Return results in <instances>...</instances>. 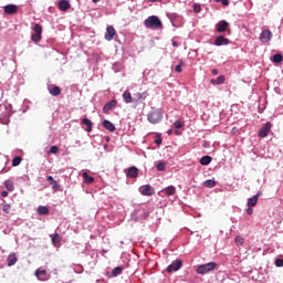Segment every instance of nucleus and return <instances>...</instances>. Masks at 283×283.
Returning a JSON list of instances; mask_svg holds the SVG:
<instances>
[{"mask_svg":"<svg viewBox=\"0 0 283 283\" xmlns=\"http://www.w3.org/2000/svg\"><path fill=\"white\" fill-rule=\"evenodd\" d=\"M155 144H156V145H163V137L157 136V137L155 138Z\"/></svg>","mask_w":283,"mask_h":283,"instance_id":"nucleus-41","label":"nucleus"},{"mask_svg":"<svg viewBox=\"0 0 283 283\" xmlns=\"http://www.w3.org/2000/svg\"><path fill=\"white\" fill-rule=\"evenodd\" d=\"M174 127H175L176 129H180V127H182V122H180V119L176 120V122L174 123Z\"/></svg>","mask_w":283,"mask_h":283,"instance_id":"nucleus-40","label":"nucleus"},{"mask_svg":"<svg viewBox=\"0 0 283 283\" xmlns=\"http://www.w3.org/2000/svg\"><path fill=\"white\" fill-rule=\"evenodd\" d=\"M216 3H222V6H229V0H214Z\"/></svg>","mask_w":283,"mask_h":283,"instance_id":"nucleus-42","label":"nucleus"},{"mask_svg":"<svg viewBox=\"0 0 283 283\" xmlns=\"http://www.w3.org/2000/svg\"><path fill=\"white\" fill-rule=\"evenodd\" d=\"M182 269V260H176L167 268V273H174V271H180Z\"/></svg>","mask_w":283,"mask_h":283,"instance_id":"nucleus-5","label":"nucleus"},{"mask_svg":"<svg viewBox=\"0 0 283 283\" xmlns=\"http://www.w3.org/2000/svg\"><path fill=\"white\" fill-rule=\"evenodd\" d=\"M45 270H36L35 271V275H36V277H39V275H45Z\"/></svg>","mask_w":283,"mask_h":283,"instance_id":"nucleus-43","label":"nucleus"},{"mask_svg":"<svg viewBox=\"0 0 283 283\" xmlns=\"http://www.w3.org/2000/svg\"><path fill=\"white\" fill-rule=\"evenodd\" d=\"M147 96H149V94H147V92L136 93L134 95L133 103H138V101H145V98H147Z\"/></svg>","mask_w":283,"mask_h":283,"instance_id":"nucleus-17","label":"nucleus"},{"mask_svg":"<svg viewBox=\"0 0 283 283\" xmlns=\"http://www.w3.org/2000/svg\"><path fill=\"white\" fill-rule=\"evenodd\" d=\"M142 196H154L156 191L151 188V186L146 185L140 188Z\"/></svg>","mask_w":283,"mask_h":283,"instance_id":"nucleus-14","label":"nucleus"},{"mask_svg":"<svg viewBox=\"0 0 283 283\" xmlns=\"http://www.w3.org/2000/svg\"><path fill=\"white\" fill-rule=\"evenodd\" d=\"M275 266H283V259H276Z\"/></svg>","mask_w":283,"mask_h":283,"instance_id":"nucleus-44","label":"nucleus"},{"mask_svg":"<svg viewBox=\"0 0 283 283\" xmlns=\"http://www.w3.org/2000/svg\"><path fill=\"white\" fill-rule=\"evenodd\" d=\"M120 273H123V268L117 266L113 270V276L116 277L118 275H120Z\"/></svg>","mask_w":283,"mask_h":283,"instance_id":"nucleus-37","label":"nucleus"},{"mask_svg":"<svg viewBox=\"0 0 283 283\" xmlns=\"http://www.w3.org/2000/svg\"><path fill=\"white\" fill-rule=\"evenodd\" d=\"M82 125L86 126V132H92V127H94V123H92V120H90L88 118H84L82 119Z\"/></svg>","mask_w":283,"mask_h":283,"instance_id":"nucleus-21","label":"nucleus"},{"mask_svg":"<svg viewBox=\"0 0 283 283\" xmlns=\"http://www.w3.org/2000/svg\"><path fill=\"white\" fill-rule=\"evenodd\" d=\"M48 182L51 185L53 191H61V185L54 180V177L48 176L46 177Z\"/></svg>","mask_w":283,"mask_h":283,"instance_id":"nucleus-13","label":"nucleus"},{"mask_svg":"<svg viewBox=\"0 0 283 283\" xmlns=\"http://www.w3.org/2000/svg\"><path fill=\"white\" fill-rule=\"evenodd\" d=\"M185 65V62H182V60L179 61V64L175 67V72H177L178 74H180V72H182V66Z\"/></svg>","mask_w":283,"mask_h":283,"instance_id":"nucleus-36","label":"nucleus"},{"mask_svg":"<svg viewBox=\"0 0 283 283\" xmlns=\"http://www.w3.org/2000/svg\"><path fill=\"white\" fill-rule=\"evenodd\" d=\"M127 177L128 178H138V168L136 167H130L127 171Z\"/></svg>","mask_w":283,"mask_h":283,"instance_id":"nucleus-18","label":"nucleus"},{"mask_svg":"<svg viewBox=\"0 0 283 283\" xmlns=\"http://www.w3.org/2000/svg\"><path fill=\"white\" fill-rule=\"evenodd\" d=\"M164 192L166 193V196H174L176 193V187L174 186H168Z\"/></svg>","mask_w":283,"mask_h":283,"instance_id":"nucleus-28","label":"nucleus"},{"mask_svg":"<svg viewBox=\"0 0 283 283\" xmlns=\"http://www.w3.org/2000/svg\"><path fill=\"white\" fill-rule=\"evenodd\" d=\"M49 94H51V96H61V87L53 86L49 88Z\"/></svg>","mask_w":283,"mask_h":283,"instance_id":"nucleus-20","label":"nucleus"},{"mask_svg":"<svg viewBox=\"0 0 283 283\" xmlns=\"http://www.w3.org/2000/svg\"><path fill=\"white\" fill-rule=\"evenodd\" d=\"M193 11H195L196 13L200 12V6H195V7H193Z\"/></svg>","mask_w":283,"mask_h":283,"instance_id":"nucleus-46","label":"nucleus"},{"mask_svg":"<svg viewBox=\"0 0 283 283\" xmlns=\"http://www.w3.org/2000/svg\"><path fill=\"white\" fill-rule=\"evenodd\" d=\"M231 43L230 39H227L224 35H219L216 38L213 44L217 45V48H220V45H229Z\"/></svg>","mask_w":283,"mask_h":283,"instance_id":"nucleus-8","label":"nucleus"},{"mask_svg":"<svg viewBox=\"0 0 283 283\" xmlns=\"http://www.w3.org/2000/svg\"><path fill=\"white\" fill-rule=\"evenodd\" d=\"M271 39H273V33L271 32V30H264L261 32L260 41H262V43H269Z\"/></svg>","mask_w":283,"mask_h":283,"instance_id":"nucleus-7","label":"nucleus"},{"mask_svg":"<svg viewBox=\"0 0 283 283\" xmlns=\"http://www.w3.org/2000/svg\"><path fill=\"white\" fill-rule=\"evenodd\" d=\"M123 98H124L125 103H127V104L134 103V98L132 97V93H129V91H125L123 93Z\"/></svg>","mask_w":283,"mask_h":283,"instance_id":"nucleus-23","label":"nucleus"},{"mask_svg":"<svg viewBox=\"0 0 283 283\" xmlns=\"http://www.w3.org/2000/svg\"><path fill=\"white\" fill-rule=\"evenodd\" d=\"M3 10H4V14H9V15L17 14V12H19V6L7 4L3 7Z\"/></svg>","mask_w":283,"mask_h":283,"instance_id":"nucleus-6","label":"nucleus"},{"mask_svg":"<svg viewBox=\"0 0 283 283\" xmlns=\"http://www.w3.org/2000/svg\"><path fill=\"white\" fill-rule=\"evenodd\" d=\"M18 261L19 259L17 258V253H11L8 255V259H7L8 266H14V264H17Z\"/></svg>","mask_w":283,"mask_h":283,"instance_id":"nucleus-16","label":"nucleus"},{"mask_svg":"<svg viewBox=\"0 0 283 283\" xmlns=\"http://www.w3.org/2000/svg\"><path fill=\"white\" fill-rule=\"evenodd\" d=\"M234 242L237 247H242V244H244V238H242L241 235H238L234 238Z\"/></svg>","mask_w":283,"mask_h":283,"instance_id":"nucleus-34","label":"nucleus"},{"mask_svg":"<svg viewBox=\"0 0 283 283\" xmlns=\"http://www.w3.org/2000/svg\"><path fill=\"white\" fill-rule=\"evenodd\" d=\"M103 127H105V129H107L108 132H116V126H114L112 122L107 119L103 122Z\"/></svg>","mask_w":283,"mask_h":283,"instance_id":"nucleus-19","label":"nucleus"},{"mask_svg":"<svg viewBox=\"0 0 283 283\" xmlns=\"http://www.w3.org/2000/svg\"><path fill=\"white\" fill-rule=\"evenodd\" d=\"M227 28H229V22L221 20L217 23L216 30L219 33L227 32Z\"/></svg>","mask_w":283,"mask_h":283,"instance_id":"nucleus-11","label":"nucleus"},{"mask_svg":"<svg viewBox=\"0 0 283 283\" xmlns=\"http://www.w3.org/2000/svg\"><path fill=\"white\" fill-rule=\"evenodd\" d=\"M114 107H116V101L115 99H112V101L107 102L103 107L104 114H109V112H112V109H114Z\"/></svg>","mask_w":283,"mask_h":283,"instance_id":"nucleus-15","label":"nucleus"},{"mask_svg":"<svg viewBox=\"0 0 283 283\" xmlns=\"http://www.w3.org/2000/svg\"><path fill=\"white\" fill-rule=\"evenodd\" d=\"M49 154H59V146H52L49 150Z\"/></svg>","mask_w":283,"mask_h":283,"instance_id":"nucleus-39","label":"nucleus"},{"mask_svg":"<svg viewBox=\"0 0 283 283\" xmlns=\"http://www.w3.org/2000/svg\"><path fill=\"white\" fill-rule=\"evenodd\" d=\"M149 1H150V3L163 2V0H149Z\"/></svg>","mask_w":283,"mask_h":283,"instance_id":"nucleus-49","label":"nucleus"},{"mask_svg":"<svg viewBox=\"0 0 283 283\" xmlns=\"http://www.w3.org/2000/svg\"><path fill=\"white\" fill-rule=\"evenodd\" d=\"M172 46H174V48H178V42H177V41H174V42H172Z\"/></svg>","mask_w":283,"mask_h":283,"instance_id":"nucleus-51","label":"nucleus"},{"mask_svg":"<svg viewBox=\"0 0 283 283\" xmlns=\"http://www.w3.org/2000/svg\"><path fill=\"white\" fill-rule=\"evenodd\" d=\"M4 187L8 191H14V184L11 180H6Z\"/></svg>","mask_w":283,"mask_h":283,"instance_id":"nucleus-30","label":"nucleus"},{"mask_svg":"<svg viewBox=\"0 0 283 283\" xmlns=\"http://www.w3.org/2000/svg\"><path fill=\"white\" fill-rule=\"evenodd\" d=\"M269 132H271V123L268 122L259 132L260 138H266L269 136Z\"/></svg>","mask_w":283,"mask_h":283,"instance_id":"nucleus-10","label":"nucleus"},{"mask_svg":"<svg viewBox=\"0 0 283 283\" xmlns=\"http://www.w3.org/2000/svg\"><path fill=\"white\" fill-rule=\"evenodd\" d=\"M41 34H43V27H41V24H34L33 33L31 35L32 41H34V43H39V41H41Z\"/></svg>","mask_w":283,"mask_h":283,"instance_id":"nucleus-4","label":"nucleus"},{"mask_svg":"<svg viewBox=\"0 0 283 283\" xmlns=\"http://www.w3.org/2000/svg\"><path fill=\"white\" fill-rule=\"evenodd\" d=\"M260 197V192H258V195L251 197L248 200V207H255V205H258V198Z\"/></svg>","mask_w":283,"mask_h":283,"instance_id":"nucleus-24","label":"nucleus"},{"mask_svg":"<svg viewBox=\"0 0 283 283\" xmlns=\"http://www.w3.org/2000/svg\"><path fill=\"white\" fill-rule=\"evenodd\" d=\"M145 28L151 29V30H158L163 28V21L159 20L156 15H150L144 21Z\"/></svg>","mask_w":283,"mask_h":283,"instance_id":"nucleus-1","label":"nucleus"},{"mask_svg":"<svg viewBox=\"0 0 283 283\" xmlns=\"http://www.w3.org/2000/svg\"><path fill=\"white\" fill-rule=\"evenodd\" d=\"M212 74H213V76H218V69H213Z\"/></svg>","mask_w":283,"mask_h":283,"instance_id":"nucleus-48","label":"nucleus"},{"mask_svg":"<svg viewBox=\"0 0 283 283\" xmlns=\"http://www.w3.org/2000/svg\"><path fill=\"white\" fill-rule=\"evenodd\" d=\"M218 269V263L210 262L206 264H201L197 268V273L199 275H207V273H210V271H216Z\"/></svg>","mask_w":283,"mask_h":283,"instance_id":"nucleus-3","label":"nucleus"},{"mask_svg":"<svg viewBox=\"0 0 283 283\" xmlns=\"http://www.w3.org/2000/svg\"><path fill=\"white\" fill-rule=\"evenodd\" d=\"M114 36H116V29L114 27H107L105 33L106 41H114Z\"/></svg>","mask_w":283,"mask_h":283,"instance_id":"nucleus-9","label":"nucleus"},{"mask_svg":"<svg viewBox=\"0 0 283 283\" xmlns=\"http://www.w3.org/2000/svg\"><path fill=\"white\" fill-rule=\"evenodd\" d=\"M272 61H273L274 63H276V64L282 63V61H283V55L280 54V53H276V54H274V55L272 56Z\"/></svg>","mask_w":283,"mask_h":283,"instance_id":"nucleus-29","label":"nucleus"},{"mask_svg":"<svg viewBox=\"0 0 283 283\" xmlns=\"http://www.w3.org/2000/svg\"><path fill=\"white\" fill-rule=\"evenodd\" d=\"M157 171H165V169H167V164L165 161H159L156 165Z\"/></svg>","mask_w":283,"mask_h":283,"instance_id":"nucleus-31","label":"nucleus"},{"mask_svg":"<svg viewBox=\"0 0 283 283\" xmlns=\"http://www.w3.org/2000/svg\"><path fill=\"white\" fill-rule=\"evenodd\" d=\"M222 83H224V75H220L216 80H211L212 85H222Z\"/></svg>","mask_w":283,"mask_h":283,"instance_id":"nucleus-26","label":"nucleus"},{"mask_svg":"<svg viewBox=\"0 0 283 283\" xmlns=\"http://www.w3.org/2000/svg\"><path fill=\"white\" fill-rule=\"evenodd\" d=\"M98 1H101V0H93V3H98Z\"/></svg>","mask_w":283,"mask_h":283,"instance_id":"nucleus-52","label":"nucleus"},{"mask_svg":"<svg viewBox=\"0 0 283 283\" xmlns=\"http://www.w3.org/2000/svg\"><path fill=\"white\" fill-rule=\"evenodd\" d=\"M82 178L86 185H92L94 182V177L90 176L87 172H83Z\"/></svg>","mask_w":283,"mask_h":283,"instance_id":"nucleus-22","label":"nucleus"},{"mask_svg":"<svg viewBox=\"0 0 283 283\" xmlns=\"http://www.w3.org/2000/svg\"><path fill=\"white\" fill-rule=\"evenodd\" d=\"M38 213L40 216H50V209H48V207H45V206H40L38 208Z\"/></svg>","mask_w":283,"mask_h":283,"instance_id":"nucleus-25","label":"nucleus"},{"mask_svg":"<svg viewBox=\"0 0 283 283\" xmlns=\"http://www.w3.org/2000/svg\"><path fill=\"white\" fill-rule=\"evenodd\" d=\"M53 244H61V235L59 233H55L51 235Z\"/></svg>","mask_w":283,"mask_h":283,"instance_id":"nucleus-32","label":"nucleus"},{"mask_svg":"<svg viewBox=\"0 0 283 283\" xmlns=\"http://www.w3.org/2000/svg\"><path fill=\"white\" fill-rule=\"evenodd\" d=\"M211 163V156H203L200 159V165H209Z\"/></svg>","mask_w":283,"mask_h":283,"instance_id":"nucleus-33","label":"nucleus"},{"mask_svg":"<svg viewBox=\"0 0 283 283\" xmlns=\"http://www.w3.org/2000/svg\"><path fill=\"white\" fill-rule=\"evenodd\" d=\"M235 132H238V127H233L231 134H235Z\"/></svg>","mask_w":283,"mask_h":283,"instance_id":"nucleus-50","label":"nucleus"},{"mask_svg":"<svg viewBox=\"0 0 283 283\" xmlns=\"http://www.w3.org/2000/svg\"><path fill=\"white\" fill-rule=\"evenodd\" d=\"M148 122L151 123V125H158L160 120H163V109L156 108L148 113L147 115Z\"/></svg>","mask_w":283,"mask_h":283,"instance_id":"nucleus-2","label":"nucleus"},{"mask_svg":"<svg viewBox=\"0 0 283 283\" xmlns=\"http://www.w3.org/2000/svg\"><path fill=\"white\" fill-rule=\"evenodd\" d=\"M247 213L248 216H253V207L248 206Z\"/></svg>","mask_w":283,"mask_h":283,"instance_id":"nucleus-45","label":"nucleus"},{"mask_svg":"<svg viewBox=\"0 0 283 283\" xmlns=\"http://www.w3.org/2000/svg\"><path fill=\"white\" fill-rule=\"evenodd\" d=\"M57 8L61 10V12H67L72 6L70 4V1L61 0L57 4Z\"/></svg>","mask_w":283,"mask_h":283,"instance_id":"nucleus-12","label":"nucleus"},{"mask_svg":"<svg viewBox=\"0 0 283 283\" xmlns=\"http://www.w3.org/2000/svg\"><path fill=\"white\" fill-rule=\"evenodd\" d=\"M203 187H207L208 189H213L216 187V180L208 179L203 182Z\"/></svg>","mask_w":283,"mask_h":283,"instance_id":"nucleus-27","label":"nucleus"},{"mask_svg":"<svg viewBox=\"0 0 283 283\" xmlns=\"http://www.w3.org/2000/svg\"><path fill=\"white\" fill-rule=\"evenodd\" d=\"M10 209H11V207H10V205H8V203H4V205L2 206V211H3V213H10Z\"/></svg>","mask_w":283,"mask_h":283,"instance_id":"nucleus-38","label":"nucleus"},{"mask_svg":"<svg viewBox=\"0 0 283 283\" xmlns=\"http://www.w3.org/2000/svg\"><path fill=\"white\" fill-rule=\"evenodd\" d=\"M1 196H2V198H8V191L3 190V191L1 192Z\"/></svg>","mask_w":283,"mask_h":283,"instance_id":"nucleus-47","label":"nucleus"},{"mask_svg":"<svg viewBox=\"0 0 283 283\" xmlns=\"http://www.w3.org/2000/svg\"><path fill=\"white\" fill-rule=\"evenodd\" d=\"M23 159L19 156L14 157L13 160H12V167H19V165H21V161Z\"/></svg>","mask_w":283,"mask_h":283,"instance_id":"nucleus-35","label":"nucleus"}]
</instances>
